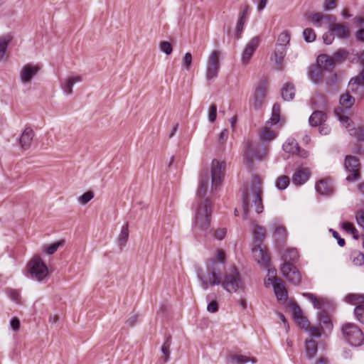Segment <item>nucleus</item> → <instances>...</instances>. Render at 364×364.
Here are the masks:
<instances>
[{"label":"nucleus","instance_id":"nucleus-1","mask_svg":"<svg viewBox=\"0 0 364 364\" xmlns=\"http://www.w3.org/2000/svg\"><path fill=\"white\" fill-rule=\"evenodd\" d=\"M225 164L213 160L210 168V179L208 172L202 174L199 179L197 196L200 199L194 216V230L205 232L208 229L211 217V204L208 199H203L210 191L217 190L225 174Z\"/></svg>","mask_w":364,"mask_h":364},{"label":"nucleus","instance_id":"nucleus-2","mask_svg":"<svg viewBox=\"0 0 364 364\" xmlns=\"http://www.w3.org/2000/svg\"><path fill=\"white\" fill-rule=\"evenodd\" d=\"M261 185L260 178L255 176L252 181L250 187H245L242 191V202L245 219L247 218L250 207H254L257 213H261L263 211Z\"/></svg>","mask_w":364,"mask_h":364},{"label":"nucleus","instance_id":"nucleus-3","mask_svg":"<svg viewBox=\"0 0 364 364\" xmlns=\"http://www.w3.org/2000/svg\"><path fill=\"white\" fill-rule=\"evenodd\" d=\"M222 270L223 264L215 259L209 261L205 269H197L196 275L201 287L206 290L209 286L219 285L221 283Z\"/></svg>","mask_w":364,"mask_h":364},{"label":"nucleus","instance_id":"nucleus-4","mask_svg":"<svg viewBox=\"0 0 364 364\" xmlns=\"http://www.w3.org/2000/svg\"><path fill=\"white\" fill-rule=\"evenodd\" d=\"M311 19L316 27H321L323 22L329 24V31L339 38L346 39L350 36L348 27L341 23H336V18L333 15L318 12L312 14Z\"/></svg>","mask_w":364,"mask_h":364},{"label":"nucleus","instance_id":"nucleus-5","mask_svg":"<svg viewBox=\"0 0 364 364\" xmlns=\"http://www.w3.org/2000/svg\"><path fill=\"white\" fill-rule=\"evenodd\" d=\"M267 154V147L257 142L247 139L244 144V161L249 167L252 166L255 159L262 160L266 156Z\"/></svg>","mask_w":364,"mask_h":364},{"label":"nucleus","instance_id":"nucleus-6","mask_svg":"<svg viewBox=\"0 0 364 364\" xmlns=\"http://www.w3.org/2000/svg\"><path fill=\"white\" fill-rule=\"evenodd\" d=\"M220 284L229 293L237 292L244 286L240 274L235 267H231L225 271L223 277H221Z\"/></svg>","mask_w":364,"mask_h":364},{"label":"nucleus","instance_id":"nucleus-7","mask_svg":"<svg viewBox=\"0 0 364 364\" xmlns=\"http://www.w3.org/2000/svg\"><path fill=\"white\" fill-rule=\"evenodd\" d=\"M280 119V105L275 103L272 107V117L267 121L259 132V139L262 141H270L274 139L277 136V132L270 128V126L277 124Z\"/></svg>","mask_w":364,"mask_h":364},{"label":"nucleus","instance_id":"nucleus-8","mask_svg":"<svg viewBox=\"0 0 364 364\" xmlns=\"http://www.w3.org/2000/svg\"><path fill=\"white\" fill-rule=\"evenodd\" d=\"M31 278L38 282H45L48 277V269L39 256L34 257L27 265Z\"/></svg>","mask_w":364,"mask_h":364},{"label":"nucleus","instance_id":"nucleus-9","mask_svg":"<svg viewBox=\"0 0 364 364\" xmlns=\"http://www.w3.org/2000/svg\"><path fill=\"white\" fill-rule=\"evenodd\" d=\"M268 85L269 80L265 76H262L255 84L251 102L256 109H259L264 102L268 92Z\"/></svg>","mask_w":364,"mask_h":364},{"label":"nucleus","instance_id":"nucleus-10","mask_svg":"<svg viewBox=\"0 0 364 364\" xmlns=\"http://www.w3.org/2000/svg\"><path fill=\"white\" fill-rule=\"evenodd\" d=\"M344 338L352 346H360L364 340L362 331L354 323H346L341 328Z\"/></svg>","mask_w":364,"mask_h":364},{"label":"nucleus","instance_id":"nucleus-11","mask_svg":"<svg viewBox=\"0 0 364 364\" xmlns=\"http://www.w3.org/2000/svg\"><path fill=\"white\" fill-rule=\"evenodd\" d=\"M344 301L352 305L357 304L354 309L355 316L364 324V294H348L345 296Z\"/></svg>","mask_w":364,"mask_h":364},{"label":"nucleus","instance_id":"nucleus-12","mask_svg":"<svg viewBox=\"0 0 364 364\" xmlns=\"http://www.w3.org/2000/svg\"><path fill=\"white\" fill-rule=\"evenodd\" d=\"M219 55V51L213 50L208 58L205 68V77L208 81H211L218 77L220 70Z\"/></svg>","mask_w":364,"mask_h":364},{"label":"nucleus","instance_id":"nucleus-13","mask_svg":"<svg viewBox=\"0 0 364 364\" xmlns=\"http://www.w3.org/2000/svg\"><path fill=\"white\" fill-rule=\"evenodd\" d=\"M360 162L358 158L353 156H346L344 161V167L350 174L347 176L346 181H355L360 178Z\"/></svg>","mask_w":364,"mask_h":364},{"label":"nucleus","instance_id":"nucleus-14","mask_svg":"<svg viewBox=\"0 0 364 364\" xmlns=\"http://www.w3.org/2000/svg\"><path fill=\"white\" fill-rule=\"evenodd\" d=\"M339 121L348 129L349 134L354 136L358 141H364V127H351L350 120L348 117L340 115L338 110H335Z\"/></svg>","mask_w":364,"mask_h":364},{"label":"nucleus","instance_id":"nucleus-15","mask_svg":"<svg viewBox=\"0 0 364 364\" xmlns=\"http://www.w3.org/2000/svg\"><path fill=\"white\" fill-rule=\"evenodd\" d=\"M260 39L256 36L252 38L245 46L241 54V62L243 65H247L250 61L254 53L259 45Z\"/></svg>","mask_w":364,"mask_h":364},{"label":"nucleus","instance_id":"nucleus-16","mask_svg":"<svg viewBox=\"0 0 364 364\" xmlns=\"http://www.w3.org/2000/svg\"><path fill=\"white\" fill-rule=\"evenodd\" d=\"M282 275L287 281L294 284H298L301 281V275L296 268L288 263H283L280 268Z\"/></svg>","mask_w":364,"mask_h":364},{"label":"nucleus","instance_id":"nucleus-17","mask_svg":"<svg viewBox=\"0 0 364 364\" xmlns=\"http://www.w3.org/2000/svg\"><path fill=\"white\" fill-rule=\"evenodd\" d=\"M253 257L262 267L268 269L269 266V257L262 248L260 244L255 245L252 249Z\"/></svg>","mask_w":364,"mask_h":364},{"label":"nucleus","instance_id":"nucleus-18","mask_svg":"<svg viewBox=\"0 0 364 364\" xmlns=\"http://www.w3.org/2000/svg\"><path fill=\"white\" fill-rule=\"evenodd\" d=\"M39 68L37 65L26 64L23 66L20 72V80L23 84L31 82L32 79L37 75Z\"/></svg>","mask_w":364,"mask_h":364},{"label":"nucleus","instance_id":"nucleus-19","mask_svg":"<svg viewBox=\"0 0 364 364\" xmlns=\"http://www.w3.org/2000/svg\"><path fill=\"white\" fill-rule=\"evenodd\" d=\"M318 193L325 196H331L333 193V188L331 181L328 179H321L318 181L315 186Z\"/></svg>","mask_w":364,"mask_h":364},{"label":"nucleus","instance_id":"nucleus-20","mask_svg":"<svg viewBox=\"0 0 364 364\" xmlns=\"http://www.w3.org/2000/svg\"><path fill=\"white\" fill-rule=\"evenodd\" d=\"M33 136V130L31 127H26L20 138L18 139L21 147L24 150L30 148Z\"/></svg>","mask_w":364,"mask_h":364},{"label":"nucleus","instance_id":"nucleus-21","mask_svg":"<svg viewBox=\"0 0 364 364\" xmlns=\"http://www.w3.org/2000/svg\"><path fill=\"white\" fill-rule=\"evenodd\" d=\"M310 172L306 168H298L293 175L292 182L296 186H301L309 179Z\"/></svg>","mask_w":364,"mask_h":364},{"label":"nucleus","instance_id":"nucleus-22","mask_svg":"<svg viewBox=\"0 0 364 364\" xmlns=\"http://www.w3.org/2000/svg\"><path fill=\"white\" fill-rule=\"evenodd\" d=\"M271 229L273 230V238L277 242L286 239L287 230L284 226L275 222L272 224Z\"/></svg>","mask_w":364,"mask_h":364},{"label":"nucleus","instance_id":"nucleus-23","mask_svg":"<svg viewBox=\"0 0 364 364\" xmlns=\"http://www.w3.org/2000/svg\"><path fill=\"white\" fill-rule=\"evenodd\" d=\"M274 294L279 301H286L288 294L285 288L284 283L282 280H276V282L272 284Z\"/></svg>","mask_w":364,"mask_h":364},{"label":"nucleus","instance_id":"nucleus-24","mask_svg":"<svg viewBox=\"0 0 364 364\" xmlns=\"http://www.w3.org/2000/svg\"><path fill=\"white\" fill-rule=\"evenodd\" d=\"M82 81V77L80 75L74 76L66 79L61 83L60 86L63 92L67 95H70L73 93V87L75 83Z\"/></svg>","mask_w":364,"mask_h":364},{"label":"nucleus","instance_id":"nucleus-25","mask_svg":"<svg viewBox=\"0 0 364 364\" xmlns=\"http://www.w3.org/2000/svg\"><path fill=\"white\" fill-rule=\"evenodd\" d=\"M284 263L292 264L299 259V252L296 248H288L282 255Z\"/></svg>","mask_w":364,"mask_h":364},{"label":"nucleus","instance_id":"nucleus-26","mask_svg":"<svg viewBox=\"0 0 364 364\" xmlns=\"http://www.w3.org/2000/svg\"><path fill=\"white\" fill-rule=\"evenodd\" d=\"M318 350V344L314 338H311L305 342V353L307 358L312 359Z\"/></svg>","mask_w":364,"mask_h":364},{"label":"nucleus","instance_id":"nucleus-27","mask_svg":"<svg viewBox=\"0 0 364 364\" xmlns=\"http://www.w3.org/2000/svg\"><path fill=\"white\" fill-rule=\"evenodd\" d=\"M326 115L322 111H314L309 119V124L311 127H317L318 125L326 122Z\"/></svg>","mask_w":364,"mask_h":364},{"label":"nucleus","instance_id":"nucleus-28","mask_svg":"<svg viewBox=\"0 0 364 364\" xmlns=\"http://www.w3.org/2000/svg\"><path fill=\"white\" fill-rule=\"evenodd\" d=\"M295 95V87L291 83H286L282 89V97L286 101L293 100Z\"/></svg>","mask_w":364,"mask_h":364},{"label":"nucleus","instance_id":"nucleus-29","mask_svg":"<svg viewBox=\"0 0 364 364\" xmlns=\"http://www.w3.org/2000/svg\"><path fill=\"white\" fill-rule=\"evenodd\" d=\"M11 40L12 36L10 34L0 36V61L4 58L8 46Z\"/></svg>","mask_w":364,"mask_h":364},{"label":"nucleus","instance_id":"nucleus-30","mask_svg":"<svg viewBox=\"0 0 364 364\" xmlns=\"http://www.w3.org/2000/svg\"><path fill=\"white\" fill-rule=\"evenodd\" d=\"M318 61L320 62L325 70H328L334 68L336 62L332 56L326 54H321L318 57Z\"/></svg>","mask_w":364,"mask_h":364},{"label":"nucleus","instance_id":"nucleus-31","mask_svg":"<svg viewBox=\"0 0 364 364\" xmlns=\"http://www.w3.org/2000/svg\"><path fill=\"white\" fill-rule=\"evenodd\" d=\"M347 92L350 94L353 93L360 98H363L364 95V87H362L360 85L350 80L348 83Z\"/></svg>","mask_w":364,"mask_h":364},{"label":"nucleus","instance_id":"nucleus-32","mask_svg":"<svg viewBox=\"0 0 364 364\" xmlns=\"http://www.w3.org/2000/svg\"><path fill=\"white\" fill-rule=\"evenodd\" d=\"M129 238V228H128V223L124 225L121 228L120 234L117 238V244L122 248L127 244V242Z\"/></svg>","mask_w":364,"mask_h":364},{"label":"nucleus","instance_id":"nucleus-33","mask_svg":"<svg viewBox=\"0 0 364 364\" xmlns=\"http://www.w3.org/2000/svg\"><path fill=\"white\" fill-rule=\"evenodd\" d=\"M283 150L289 154H294L298 151V143L293 138H289L283 144Z\"/></svg>","mask_w":364,"mask_h":364},{"label":"nucleus","instance_id":"nucleus-34","mask_svg":"<svg viewBox=\"0 0 364 364\" xmlns=\"http://www.w3.org/2000/svg\"><path fill=\"white\" fill-rule=\"evenodd\" d=\"M255 240L260 244L266 236V229L263 226L255 225L253 228Z\"/></svg>","mask_w":364,"mask_h":364},{"label":"nucleus","instance_id":"nucleus-35","mask_svg":"<svg viewBox=\"0 0 364 364\" xmlns=\"http://www.w3.org/2000/svg\"><path fill=\"white\" fill-rule=\"evenodd\" d=\"M340 104L342 107L345 108L351 107L355 103V97L350 95V93L346 92V94L342 95L340 97Z\"/></svg>","mask_w":364,"mask_h":364},{"label":"nucleus","instance_id":"nucleus-36","mask_svg":"<svg viewBox=\"0 0 364 364\" xmlns=\"http://www.w3.org/2000/svg\"><path fill=\"white\" fill-rule=\"evenodd\" d=\"M303 295L312 302L314 308L316 309H321L325 303V300L323 299H318L314 294L311 293H304Z\"/></svg>","mask_w":364,"mask_h":364},{"label":"nucleus","instance_id":"nucleus-37","mask_svg":"<svg viewBox=\"0 0 364 364\" xmlns=\"http://www.w3.org/2000/svg\"><path fill=\"white\" fill-rule=\"evenodd\" d=\"M230 360L235 361L237 364H245L250 361L252 363H257V359L255 358H248L243 355H232L230 356Z\"/></svg>","mask_w":364,"mask_h":364},{"label":"nucleus","instance_id":"nucleus-38","mask_svg":"<svg viewBox=\"0 0 364 364\" xmlns=\"http://www.w3.org/2000/svg\"><path fill=\"white\" fill-rule=\"evenodd\" d=\"M171 336H168L161 347V352L163 353L162 359L164 363H166L169 359V348L171 346Z\"/></svg>","mask_w":364,"mask_h":364},{"label":"nucleus","instance_id":"nucleus-39","mask_svg":"<svg viewBox=\"0 0 364 364\" xmlns=\"http://www.w3.org/2000/svg\"><path fill=\"white\" fill-rule=\"evenodd\" d=\"M286 55V48L281 46H277L274 51L275 62L277 65H281Z\"/></svg>","mask_w":364,"mask_h":364},{"label":"nucleus","instance_id":"nucleus-40","mask_svg":"<svg viewBox=\"0 0 364 364\" xmlns=\"http://www.w3.org/2000/svg\"><path fill=\"white\" fill-rule=\"evenodd\" d=\"M352 262L356 266H361L364 264V255L359 251H354L350 255Z\"/></svg>","mask_w":364,"mask_h":364},{"label":"nucleus","instance_id":"nucleus-41","mask_svg":"<svg viewBox=\"0 0 364 364\" xmlns=\"http://www.w3.org/2000/svg\"><path fill=\"white\" fill-rule=\"evenodd\" d=\"M289 184V178L287 176H279L277 179L276 183H275V186L279 190H284L285 188H287Z\"/></svg>","mask_w":364,"mask_h":364},{"label":"nucleus","instance_id":"nucleus-42","mask_svg":"<svg viewBox=\"0 0 364 364\" xmlns=\"http://www.w3.org/2000/svg\"><path fill=\"white\" fill-rule=\"evenodd\" d=\"M343 228L348 233L352 235L354 239H358V232L355 226L348 222H345L342 225Z\"/></svg>","mask_w":364,"mask_h":364},{"label":"nucleus","instance_id":"nucleus-43","mask_svg":"<svg viewBox=\"0 0 364 364\" xmlns=\"http://www.w3.org/2000/svg\"><path fill=\"white\" fill-rule=\"evenodd\" d=\"M290 34L287 31L282 32L278 37L277 46H281L286 48L289 43Z\"/></svg>","mask_w":364,"mask_h":364},{"label":"nucleus","instance_id":"nucleus-44","mask_svg":"<svg viewBox=\"0 0 364 364\" xmlns=\"http://www.w3.org/2000/svg\"><path fill=\"white\" fill-rule=\"evenodd\" d=\"M303 37L306 42L311 43L316 39V33L311 28H305L303 31Z\"/></svg>","mask_w":364,"mask_h":364},{"label":"nucleus","instance_id":"nucleus-45","mask_svg":"<svg viewBox=\"0 0 364 364\" xmlns=\"http://www.w3.org/2000/svg\"><path fill=\"white\" fill-rule=\"evenodd\" d=\"M247 21V19H243V16L241 18L238 17V21L236 26V31H235V37L237 39H239L241 38L243 28L245 26V24Z\"/></svg>","mask_w":364,"mask_h":364},{"label":"nucleus","instance_id":"nucleus-46","mask_svg":"<svg viewBox=\"0 0 364 364\" xmlns=\"http://www.w3.org/2000/svg\"><path fill=\"white\" fill-rule=\"evenodd\" d=\"M193 57L191 53H186L182 58V68L189 70L192 65Z\"/></svg>","mask_w":364,"mask_h":364},{"label":"nucleus","instance_id":"nucleus-47","mask_svg":"<svg viewBox=\"0 0 364 364\" xmlns=\"http://www.w3.org/2000/svg\"><path fill=\"white\" fill-rule=\"evenodd\" d=\"M348 52L345 49H339L333 55L336 63H338L347 58Z\"/></svg>","mask_w":364,"mask_h":364},{"label":"nucleus","instance_id":"nucleus-48","mask_svg":"<svg viewBox=\"0 0 364 364\" xmlns=\"http://www.w3.org/2000/svg\"><path fill=\"white\" fill-rule=\"evenodd\" d=\"M94 197V193L92 191H87L83 193L78 199L80 203L82 205L87 204L90 200H91Z\"/></svg>","mask_w":364,"mask_h":364},{"label":"nucleus","instance_id":"nucleus-49","mask_svg":"<svg viewBox=\"0 0 364 364\" xmlns=\"http://www.w3.org/2000/svg\"><path fill=\"white\" fill-rule=\"evenodd\" d=\"M63 243V240L53 243L45 248V252L48 255H53Z\"/></svg>","mask_w":364,"mask_h":364},{"label":"nucleus","instance_id":"nucleus-50","mask_svg":"<svg viewBox=\"0 0 364 364\" xmlns=\"http://www.w3.org/2000/svg\"><path fill=\"white\" fill-rule=\"evenodd\" d=\"M160 50L166 55H170L172 53L173 48L171 44L168 41H162L159 46Z\"/></svg>","mask_w":364,"mask_h":364},{"label":"nucleus","instance_id":"nucleus-51","mask_svg":"<svg viewBox=\"0 0 364 364\" xmlns=\"http://www.w3.org/2000/svg\"><path fill=\"white\" fill-rule=\"evenodd\" d=\"M7 294L9 295V296L16 303H21V296H20V294L19 292L16 290V289H9L8 291H7Z\"/></svg>","mask_w":364,"mask_h":364},{"label":"nucleus","instance_id":"nucleus-52","mask_svg":"<svg viewBox=\"0 0 364 364\" xmlns=\"http://www.w3.org/2000/svg\"><path fill=\"white\" fill-rule=\"evenodd\" d=\"M268 280L272 284L276 282V280H282L277 277V269L275 268L268 269L267 273Z\"/></svg>","mask_w":364,"mask_h":364},{"label":"nucleus","instance_id":"nucleus-53","mask_svg":"<svg viewBox=\"0 0 364 364\" xmlns=\"http://www.w3.org/2000/svg\"><path fill=\"white\" fill-rule=\"evenodd\" d=\"M318 319L321 323L331 326V319L329 316L324 311H321L318 314Z\"/></svg>","mask_w":364,"mask_h":364},{"label":"nucleus","instance_id":"nucleus-54","mask_svg":"<svg viewBox=\"0 0 364 364\" xmlns=\"http://www.w3.org/2000/svg\"><path fill=\"white\" fill-rule=\"evenodd\" d=\"M217 117V107L215 105H212L209 108L208 120L213 123L215 121Z\"/></svg>","mask_w":364,"mask_h":364},{"label":"nucleus","instance_id":"nucleus-55","mask_svg":"<svg viewBox=\"0 0 364 364\" xmlns=\"http://www.w3.org/2000/svg\"><path fill=\"white\" fill-rule=\"evenodd\" d=\"M229 132L227 129H224L219 134L218 139V145H223L225 143L228 138Z\"/></svg>","mask_w":364,"mask_h":364},{"label":"nucleus","instance_id":"nucleus-56","mask_svg":"<svg viewBox=\"0 0 364 364\" xmlns=\"http://www.w3.org/2000/svg\"><path fill=\"white\" fill-rule=\"evenodd\" d=\"M291 308L294 320L303 316L302 311L297 304H293Z\"/></svg>","mask_w":364,"mask_h":364},{"label":"nucleus","instance_id":"nucleus-57","mask_svg":"<svg viewBox=\"0 0 364 364\" xmlns=\"http://www.w3.org/2000/svg\"><path fill=\"white\" fill-rule=\"evenodd\" d=\"M322 328L320 326H311L309 329L310 335L311 338H318L321 336Z\"/></svg>","mask_w":364,"mask_h":364},{"label":"nucleus","instance_id":"nucleus-58","mask_svg":"<svg viewBox=\"0 0 364 364\" xmlns=\"http://www.w3.org/2000/svg\"><path fill=\"white\" fill-rule=\"evenodd\" d=\"M295 321L297 323V324L301 328L305 329L306 331H308L309 327V321L303 316L296 320Z\"/></svg>","mask_w":364,"mask_h":364},{"label":"nucleus","instance_id":"nucleus-59","mask_svg":"<svg viewBox=\"0 0 364 364\" xmlns=\"http://www.w3.org/2000/svg\"><path fill=\"white\" fill-rule=\"evenodd\" d=\"M355 220L358 225L364 228V210H359L356 213Z\"/></svg>","mask_w":364,"mask_h":364},{"label":"nucleus","instance_id":"nucleus-60","mask_svg":"<svg viewBox=\"0 0 364 364\" xmlns=\"http://www.w3.org/2000/svg\"><path fill=\"white\" fill-rule=\"evenodd\" d=\"M329 231L332 232L333 237L337 240L338 245L343 247L346 244L345 240L341 237L338 232L333 229H330Z\"/></svg>","mask_w":364,"mask_h":364},{"label":"nucleus","instance_id":"nucleus-61","mask_svg":"<svg viewBox=\"0 0 364 364\" xmlns=\"http://www.w3.org/2000/svg\"><path fill=\"white\" fill-rule=\"evenodd\" d=\"M323 40L324 43L327 45H330L334 40V33L330 31L329 33H326L323 36Z\"/></svg>","mask_w":364,"mask_h":364},{"label":"nucleus","instance_id":"nucleus-62","mask_svg":"<svg viewBox=\"0 0 364 364\" xmlns=\"http://www.w3.org/2000/svg\"><path fill=\"white\" fill-rule=\"evenodd\" d=\"M319 133L322 135H327L330 133L331 128L325 122L318 125Z\"/></svg>","mask_w":364,"mask_h":364},{"label":"nucleus","instance_id":"nucleus-63","mask_svg":"<svg viewBox=\"0 0 364 364\" xmlns=\"http://www.w3.org/2000/svg\"><path fill=\"white\" fill-rule=\"evenodd\" d=\"M208 311L210 313H215L218 310V304L216 301H211L207 306Z\"/></svg>","mask_w":364,"mask_h":364},{"label":"nucleus","instance_id":"nucleus-64","mask_svg":"<svg viewBox=\"0 0 364 364\" xmlns=\"http://www.w3.org/2000/svg\"><path fill=\"white\" fill-rule=\"evenodd\" d=\"M355 59H356L357 62H360V65H362V69L364 68V51L359 54L356 53L355 58H353L352 61H353Z\"/></svg>","mask_w":364,"mask_h":364}]
</instances>
